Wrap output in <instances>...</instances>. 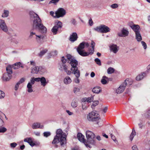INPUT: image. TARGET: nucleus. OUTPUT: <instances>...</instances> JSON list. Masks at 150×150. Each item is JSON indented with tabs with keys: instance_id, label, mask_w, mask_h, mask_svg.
Listing matches in <instances>:
<instances>
[{
	"instance_id": "nucleus-1",
	"label": "nucleus",
	"mask_w": 150,
	"mask_h": 150,
	"mask_svg": "<svg viewBox=\"0 0 150 150\" xmlns=\"http://www.w3.org/2000/svg\"><path fill=\"white\" fill-rule=\"evenodd\" d=\"M95 45V43L94 42L92 41L91 42L92 49L89 48L88 50V52H86L83 50V49L85 47H88L89 45L88 42H83L79 45L77 49V50L78 53L80 55L83 57L87 56L90 54L92 55L93 53Z\"/></svg>"
},
{
	"instance_id": "nucleus-2",
	"label": "nucleus",
	"mask_w": 150,
	"mask_h": 150,
	"mask_svg": "<svg viewBox=\"0 0 150 150\" xmlns=\"http://www.w3.org/2000/svg\"><path fill=\"white\" fill-rule=\"evenodd\" d=\"M68 59V62L69 63L71 66V70L72 73L74 74L76 77H79L80 76V71L78 69L77 66L78 65V62L70 54L67 56Z\"/></svg>"
},
{
	"instance_id": "nucleus-3",
	"label": "nucleus",
	"mask_w": 150,
	"mask_h": 150,
	"mask_svg": "<svg viewBox=\"0 0 150 150\" xmlns=\"http://www.w3.org/2000/svg\"><path fill=\"white\" fill-rule=\"evenodd\" d=\"M87 119L89 121H97V124L99 126L103 125V122L100 119L99 114L97 111H93L89 113L87 115Z\"/></svg>"
},
{
	"instance_id": "nucleus-4",
	"label": "nucleus",
	"mask_w": 150,
	"mask_h": 150,
	"mask_svg": "<svg viewBox=\"0 0 150 150\" xmlns=\"http://www.w3.org/2000/svg\"><path fill=\"white\" fill-rule=\"evenodd\" d=\"M30 14L31 19L33 21V28L36 30L37 27L42 23L41 19L38 15L33 12H30Z\"/></svg>"
},
{
	"instance_id": "nucleus-5",
	"label": "nucleus",
	"mask_w": 150,
	"mask_h": 150,
	"mask_svg": "<svg viewBox=\"0 0 150 150\" xmlns=\"http://www.w3.org/2000/svg\"><path fill=\"white\" fill-rule=\"evenodd\" d=\"M129 83V85H131L132 83V80L128 78L125 80L124 82L115 90V92L117 94H120L122 93L125 88L127 83Z\"/></svg>"
},
{
	"instance_id": "nucleus-6",
	"label": "nucleus",
	"mask_w": 150,
	"mask_h": 150,
	"mask_svg": "<svg viewBox=\"0 0 150 150\" xmlns=\"http://www.w3.org/2000/svg\"><path fill=\"white\" fill-rule=\"evenodd\" d=\"M55 136L59 138L61 145L62 146H63L66 144V136L61 129H58L57 130Z\"/></svg>"
},
{
	"instance_id": "nucleus-7",
	"label": "nucleus",
	"mask_w": 150,
	"mask_h": 150,
	"mask_svg": "<svg viewBox=\"0 0 150 150\" xmlns=\"http://www.w3.org/2000/svg\"><path fill=\"white\" fill-rule=\"evenodd\" d=\"M86 136L87 139V142L91 144H95L94 139L95 138V134L91 131L87 130L86 132Z\"/></svg>"
},
{
	"instance_id": "nucleus-8",
	"label": "nucleus",
	"mask_w": 150,
	"mask_h": 150,
	"mask_svg": "<svg viewBox=\"0 0 150 150\" xmlns=\"http://www.w3.org/2000/svg\"><path fill=\"white\" fill-rule=\"evenodd\" d=\"M93 100V96L82 98L81 100L82 107V109L83 110H86L88 106V103L92 102Z\"/></svg>"
},
{
	"instance_id": "nucleus-9",
	"label": "nucleus",
	"mask_w": 150,
	"mask_h": 150,
	"mask_svg": "<svg viewBox=\"0 0 150 150\" xmlns=\"http://www.w3.org/2000/svg\"><path fill=\"white\" fill-rule=\"evenodd\" d=\"M94 30L102 33H106L110 32V29L108 26L104 25H101L94 28Z\"/></svg>"
},
{
	"instance_id": "nucleus-10",
	"label": "nucleus",
	"mask_w": 150,
	"mask_h": 150,
	"mask_svg": "<svg viewBox=\"0 0 150 150\" xmlns=\"http://www.w3.org/2000/svg\"><path fill=\"white\" fill-rule=\"evenodd\" d=\"M45 71V69L42 67L35 66L32 68L31 72L33 74H41L44 72Z\"/></svg>"
},
{
	"instance_id": "nucleus-11",
	"label": "nucleus",
	"mask_w": 150,
	"mask_h": 150,
	"mask_svg": "<svg viewBox=\"0 0 150 150\" xmlns=\"http://www.w3.org/2000/svg\"><path fill=\"white\" fill-rule=\"evenodd\" d=\"M66 14V11L62 8H59L55 12L54 17L59 18L63 17Z\"/></svg>"
},
{
	"instance_id": "nucleus-12",
	"label": "nucleus",
	"mask_w": 150,
	"mask_h": 150,
	"mask_svg": "<svg viewBox=\"0 0 150 150\" xmlns=\"http://www.w3.org/2000/svg\"><path fill=\"white\" fill-rule=\"evenodd\" d=\"M62 26V23L60 21H58L56 23L55 25L51 29V31L53 34L56 35L57 33L58 29L61 28Z\"/></svg>"
},
{
	"instance_id": "nucleus-13",
	"label": "nucleus",
	"mask_w": 150,
	"mask_h": 150,
	"mask_svg": "<svg viewBox=\"0 0 150 150\" xmlns=\"http://www.w3.org/2000/svg\"><path fill=\"white\" fill-rule=\"evenodd\" d=\"M77 137L79 140L81 142L83 143L86 147L91 148V147L88 144H87L84 139V136L81 133H78L77 135Z\"/></svg>"
},
{
	"instance_id": "nucleus-14",
	"label": "nucleus",
	"mask_w": 150,
	"mask_h": 150,
	"mask_svg": "<svg viewBox=\"0 0 150 150\" xmlns=\"http://www.w3.org/2000/svg\"><path fill=\"white\" fill-rule=\"evenodd\" d=\"M0 28L5 33L8 31V27L4 20L0 19Z\"/></svg>"
},
{
	"instance_id": "nucleus-15",
	"label": "nucleus",
	"mask_w": 150,
	"mask_h": 150,
	"mask_svg": "<svg viewBox=\"0 0 150 150\" xmlns=\"http://www.w3.org/2000/svg\"><path fill=\"white\" fill-rule=\"evenodd\" d=\"M129 33L128 29L123 28L120 32H118L117 35L120 37H125L128 36Z\"/></svg>"
},
{
	"instance_id": "nucleus-16",
	"label": "nucleus",
	"mask_w": 150,
	"mask_h": 150,
	"mask_svg": "<svg viewBox=\"0 0 150 150\" xmlns=\"http://www.w3.org/2000/svg\"><path fill=\"white\" fill-rule=\"evenodd\" d=\"M36 82L40 81L41 85L43 86H45L47 83V82L46 81L45 78L44 77L41 78L38 77V79H36Z\"/></svg>"
},
{
	"instance_id": "nucleus-17",
	"label": "nucleus",
	"mask_w": 150,
	"mask_h": 150,
	"mask_svg": "<svg viewBox=\"0 0 150 150\" xmlns=\"http://www.w3.org/2000/svg\"><path fill=\"white\" fill-rule=\"evenodd\" d=\"M31 127L34 129L38 128L43 129L44 127V126L40 123L36 122L33 123Z\"/></svg>"
},
{
	"instance_id": "nucleus-18",
	"label": "nucleus",
	"mask_w": 150,
	"mask_h": 150,
	"mask_svg": "<svg viewBox=\"0 0 150 150\" xmlns=\"http://www.w3.org/2000/svg\"><path fill=\"white\" fill-rule=\"evenodd\" d=\"M110 50L114 53L116 54L119 50V47L116 45L113 44L110 46Z\"/></svg>"
},
{
	"instance_id": "nucleus-19",
	"label": "nucleus",
	"mask_w": 150,
	"mask_h": 150,
	"mask_svg": "<svg viewBox=\"0 0 150 150\" xmlns=\"http://www.w3.org/2000/svg\"><path fill=\"white\" fill-rule=\"evenodd\" d=\"M130 26L131 28L134 31L135 33L140 32V27L139 25L133 24L130 25Z\"/></svg>"
},
{
	"instance_id": "nucleus-20",
	"label": "nucleus",
	"mask_w": 150,
	"mask_h": 150,
	"mask_svg": "<svg viewBox=\"0 0 150 150\" xmlns=\"http://www.w3.org/2000/svg\"><path fill=\"white\" fill-rule=\"evenodd\" d=\"M38 26L36 28V30H38L42 33H46L47 32V29L44 26L42 23Z\"/></svg>"
},
{
	"instance_id": "nucleus-21",
	"label": "nucleus",
	"mask_w": 150,
	"mask_h": 150,
	"mask_svg": "<svg viewBox=\"0 0 150 150\" xmlns=\"http://www.w3.org/2000/svg\"><path fill=\"white\" fill-rule=\"evenodd\" d=\"M72 82V80L68 76H65L63 79V82L64 84L67 85L71 83Z\"/></svg>"
},
{
	"instance_id": "nucleus-22",
	"label": "nucleus",
	"mask_w": 150,
	"mask_h": 150,
	"mask_svg": "<svg viewBox=\"0 0 150 150\" xmlns=\"http://www.w3.org/2000/svg\"><path fill=\"white\" fill-rule=\"evenodd\" d=\"M78 38L77 35L76 33H73L69 37V40L73 42L76 41Z\"/></svg>"
},
{
	"instance_id": "nucleus-23",
	"label": "nucleus",
	"mask_w": 150,
	"mask_h": 150,
	"mask_svg": "<svg viewBox=\"0 0 150 150\" xmlns=\"http://www.w3.org/2000/svg\"><path fill=\"white\" fill-rule=\"evenodd\" d=\"M146 76V73L145 72H143L139 75L136 77V80L137 81H140L144 77Z\"/></svg>"
},
{
	"instance_id": "nucleus-24",
	"label": "nucleus",
	"mask_w": 150,
	"mask_h": 150,
	"mask_svg": "<svg viewBox=\"0 0 150 150\" xmlns=\"http://www.w3.org/2000/svg\"><path fill=\"white\" fill-rule=\"evenodd\" d=\"M12 78V76L9 75L5 73L3 74V81H8Z\"/></svg>"
},
{
	"instance_id": "nucleus-25",
	"label": "nucleus",
	"mask_w": 150,
	"mask_h": 150,
	"mask_svg": "<svg viewBox=\"0 0 150 150\" xmlns=\"http://www.w3.org/2000/svg\"><path fill=\"white\" fill-rule=\"evenodd\" d=\"M92 91L94 93H98L101 92V88L99 86H96L93 89Z\"/></svg>"
},
{
	"instance_id": "nucleus-26",
	"label": "nucleus",
	"mask_w": 150,
	"mask_h": 150,
	"mask_svg": "<svg viewBox=\"0 0 150 150\" xmlns=\"http://www.w3.org/2000/svg\"><path fill=\"white\" fill-rule=\"evenodd\" d=\"M44 38V36L42 35H36V40L38 42H40L41 40H43Z\"/></svg>"
},
{
	"instance_id": "nucleus-27",
	"label": "nucleus",
	"mask_w": 150,
	"mask_h": 150,
	"mask_svg": "<svg viewBox=\"0 0 150 150\" xmlns=\"http://www.w3.org/2000/svg\"><path fill=\"white\" fill-rule=\"evenodd\" d=\"M135 38L138 42H139L142 40V37L140 32L135 33Z\"/></svg>"
},
{
	"instance_id": "nucleus-28",
	"label": "nucleus",
	"mask_w": 150,
	"mask_h": 150,
	"mask_svg": "<svg viewBox=\"0 0 150 150\" xmlns=\"http://www.w3.org/2000/svg\"><path fill=\"white\" fill-rule=\"evenodd\" d=\"M59 142H60V139L59 138L55 136L52 142V144H56L59 143Z\"/></svg>"
},
{
	"instance_id": "nucleus-29",
	"label": "nucleus",
	"mask_w": 150,
	"mask_h": 150,
	"mask_svg": "<svg viewBox=\"0 0 150 150\" xmlns=\"http://www.w3.org/2000/svg\"><path fill=\"white\" fill-rule=\"evenodd\" d=\"M21 64V63L20 62L16 63L11 66V67L14 69H17L20 67Z\"/></svg>"
},
{
	"instance_id": "nucleus-30",
	"label": "nucleus",
	"mask_w": 150,
	"mask_h": 150,
	"mask_svg": "<svg viewBox=\"0 0 150 150\" xmlns=\"http://www.w3.org/2000/svg\"><path fill=\"white\" fill-rule=\"evenodd\" d=\"M32 86L30 83H28L27 84V91L28 93H31L33 91Z\"/></svg>"
},
{
	"instance_id": "nucleus-31",
	"label": "nucleus",
	"mask_w": 150,
	"mask_h": 150,
	"mask_svg": "<svg viewBox=\"0 0 150 150\" xmlns=\"http://www.w3.org/2000/svg\"><path fill=\"white\" fill-rule=\"evenodd\" d=\"M12 67L11 66H8L6 68V70L7 73L6 74H8L9 75L12 76L11 74L12 73Z\"/></svg>"
},
{
	"instance_id": "nucleus-32",
	"label": "nucleus",
	"mask_w": 150,
	"mask_h": 150,
	"mask_svg": "<svg viewBox=\"0 0 150 150\" xmlns=\"http://www.w3.org/2000/svg\"><path fill=\"white\" fill-rule=\"evenodd\" d=\"M35 30H34L33 28L30 30V34L29 36V38L30 39H32L33 37V35H35L36 36V33L35 32Z\"/></svg>"
},
{
	"instance_id": "nucleus-33",
	"label": "nucleus",
	"mask_w": 150,
	"mask_h": 150,
	"mask_svg": "<svg viewBox=\"0 0 150 150\" xmlns=\"http://www.w3.org/2000/svg\"><path fill=\"white\" fill-rule=\"evenodd\" d=\"M108 80V78L106 76H104L102 77L101 82L102 84H105L107 83V80Z\"/></svg>"
},
{
	"instance_id": "nucleus-34",
	"label": "nucleus",
	"mask_w": 150,
	"mask_h": 150,
	"mask_svg": "<svg viewBox=\"0 0 150 150\" xmlns=\"http://www.w3.org/2000/svg\"><path fill=\"white\" fill-rule=\"evenodd\" d=\"M136 133L134 129H133L129 137V139L131 141L132 140L134 137L136 135Z\"/></svg>"
},
{
	"instance_id": "nucleus-35",
	"label": "nucleus",
	"mask_w": 150,
	"mask_h": 150,
	"mask_svg": "<svg viewBox=\"0 0 150 150\" xmlns=\"http://www.w3.org/2000/svg\"><path fill=\"white\" fill-rule=\"evenodd\" d=\"M9 12L8 11L4 10V12L2 14V17L3 18H6L9 15Z\"/></svg>"
},
{
	"instance_id": "nucleus-36",
	"label": "nucleus",
	"mask_w": 150,
	"mask_h": 150,
	"mask_svg": "<svg viewBox=\"0 0 150 150\" xmlns=\"http://www.w3.org/2000/svg\"><path fill=\"white\" fill-rule=\"evenodd\" d=\"M115 71L114 69L113 68L110 67L107 70V72L108 74H111Z\"/></svg>"
},
{
	"instance_id": "nucleus-37",
	"label": "nucleus",
	"mask_w": 150,
	"mask_h": 150,
	"mask_svg": "<svg viewBox=\"0 0 150 150\" xmlns=\"http://www.w3.org/2000/svg\"><path fill=\"white\" fill-rule=\"evenodd\" d=\"M47 51V50L46 49L44 50L41 51L40 53L39 54V56L41 57L43 55L45 54Z\"/></svg>"
},
{
	"instance_id": "nucleus-38",
	"label": "nucleus",
	"mask_w": 150,
	"mask_h": 150,
	"mask_svg": "<svg viewBox=\"0 0 150 150\" xmlns=\"http://www.w3.org/2000/svg\"><path fill=\"white\" fill-rule=\"evenodd\" d=\"M38 79V78H32L30 80V82L28 83H30V84L32 86L34 84L35 82L36 81V79Z\"/></svg>"
},
{
	"instance_id": "nucleus-39",
	"label": "nucleus",
	"mask_w": 150,
	"mask_h": 150,
	"mask_svg": "<svg viewBox=\"0 0 150 150\" xmlns=\"http://www.w3.org/2000/svg\"><path fill=\"white\" fill-rule=\"evenodd\" d=\"M43 134L44 137H47L50 136L51 133L50 132H45L43 133Z\"/></svg>"
},
{
	"instance_id": "nucleus-40",
	"label": "nucleus",
	"mask_w": 150,
	"mask_h": 150,
	"mask_svg": "<svg viewBox=\"0 0 150 150\" xmlns=\"http://www.w3.org/2000/svg\"><path fill=\"white\" fill-rule=\"evenodd\" d=\"M33 141L32 139L31 138L29 137V138H27L25 139H24V142H28V144L29 143H30L31 142Z\"/></svg>"
},
{
	"instance_id": "nucleus-41",
	"label": "nucleus",
	"mask_w": 150,
	"mask_h": 150,
	"mask_svg": "<svg viewBox=\"0 0 150 150\" xmlns=\"http://www.w3.org/2000/svg\"><path fill=\"white\" fill-rule=\"evenodd\" d=\"M111 8L113 9H115L117 8L118 7V5L117 4H114L111 5L110 6Z\"/></svg>"
},
{
	"instance_id": "nucleus-42",
	"label": "nucleus",
	"mask_w": 150,
	"mask_h": 150,
	"mask_svg": "<svg viewBox=\"0 0 150 150\" xmlns=\"http://www.w3.org/2000/svg\"><path fill=\"white\" fill-rule=\"evenodd\" d=\"M71 105L73 108H76L77 105V102L73 100L71 103Z\"/></svg>"
},
{
	"instance_id": "nucleus-43",
	"label": "nucleus",
	"mask_w": 150,
	"mask_h": 150,
	"mask_svg": "<svg viewBox=\"0 0 150 150\" xmlns=\"http://www.w3.org/2000/svg\"><path fill=\"white\" fill-rule=\"evenodd\" d=\"M5 96V93L2 91L0 90V98L2 99Z\"/></svg>"
},
{
	"instance_id": "nucleus-44",
	"label": "nucleus",
	"mask_w": 150,
	"mask_h": 150,
	"mask_svg": "<svg viewBox=\"0 0 150 150\" xmlns=\"http://www.w3.org/2000/svg\"><path fill=\"white\" fill-rule=\"evenodd\" d=\"M110 136L112 139L113 140L116 144L118 143V142L116 139L115 137V136L113 135L112 134H110Z\"/></svg>"
},
{
	"instance_id": "nucleus-45",
	"label": "nucleus",
	"mask_w": 150,
	"mask_h": 150,
	"mask_svg": "<svg viewBox=\"0 0 150 150\" xmlns=\"http://www.w3.org/2000/svg\"><path fill=\"white\" fill-rule=\"evenodd\" d=\"M95 61L96 63L99 66L101 65V64L100 60L98 58H96L95 59Z\"/></svg>"
},
{
	"instance_id": "nucleus-46",
	"label": "nucleus",
	"mask_w": 150,
	"mask_h": 150,
	"mask_svg": "<svg viewBox=\"0 0 150 150\" xmlns=\"http://www.w3.org/2000/svg\"><path fill=\"white\" fill-rule=\"evenodd\" d=\"M99 102L98 101H94L91 105V108H93L96 105H97L98 104Z\"/></svg>"
},
{
	"instance_id": "nucleus-47",
	"label": "nucleus",
	"mask_w": 150,
	"mask_h": 150,
	"mask_svg": "<svg viewBox=\"0 0 150 150\" xmlns=\"http://www.w3.org/2000/svg\"><path fill=\"white\" fill-rule=\"evenodd\" d=\"M79 77H76V78L74 79V82L76 83H79L80 82V80L79 79Z\"/></svg>"
},
{
	"instance_id": "nucleus-48",
	"label": "nucleus",
	"mask_w": 150,
	"mask_h": 150,
	"mask_svg": "<svg viewBox=\"0 0 150 150\" xmlns=\"http://www.w3.org/2000/svg\"><path fill=\"white\" fill-rule=\"evenodd\" d=\"M7 129L4 127H0V133H3L6 131Z\"/></svg>"
},
{
	"instance_id": "nucleus-49",
	"label": "nucleus",
	"mask_w": 150,
	"mask_h": 150,
	"mask_svg": "<svg viewBox=\"0 0 150 150\" xmlns=\"http://www.w3.org/2000/svg\"><path fill=\"white\" fill-rule=\"evenodd\" d=\"M69 54H67V56L68 55H69ZM66 57L67 59V60H68V59L67 58V56H66ZM61 60H62V62L63 64H65L66 62L67 61V59H66L64 57H62Z\"/></svg>"
},
{
	"instance_id": "nucleus-50",
	"label": "nucleus",
	"mask_w": 150,
	"mask_h": 150,
	"mask_svg": "<svg viewBox=\"0 0 150 150\" xmlns=\"http://www.w3.org/2000/svg\"><path fill=\"white\" fill-rule=\"evenodd\" d=\"M141 43L144 49H146L147 48V45L146 43L143 41H141Z\"/></svg>"
},
{
	"instance_id": "nucleus-51",
	"label": "nucleus",
	"mask_w": 150,
	"mask_h": 150,
	"mask_svg": "<svg viewBox=\"0 0 150 150\" xmlns=\"http://www.w3.org/2000/svg\"><path fill=\"white\" fill-rule=\"evenodd\" d=\"M10 145L11 148H14L17 146V144L16 143L13 142L11 143Z\"/></svg>"
},
{
	"instance_id": "nucleus-52",
	"label": "nucleus",
	"mask_w": 150,
	"mask_h": 150,
	"mask_svg": "<svg viewBox=\"0 0 150 150\" xmlns=\"http://www.w3.org/2000/svg\"><path fill=\"white\" fill-rule=\"evenodd\" d=\"M25 81V79L24 78H21L18 82L20 84L23 83Z\"/></svg>"
},
{
	"instance_id": "nucleus-53",
	"label": "nucleus",
	"mask_w": 150,
	"mask_h": 150,
	"mask_svg": "<svg viewBox=\"0 0 150 150\" xmlns=\"http://www.w3.org/2000/svg\"><path fill=\"white\" fill-rule=\"evenodd\" d=\"M20 84L18 82L16 83L14 88V89L15 90L17 91L18 90L19 87V85Z\"/></svg>"
},
{
	"instance_id": "nucleus-54",
	"label": "nucleus",
	"mask_w": 150,
	"mask_h": 150,
	"mask_svg": "<svg viewBox=\"0 0 150 150\" xmlns=\"http://www.w3.org/2000/svg\"><path fill=\"white\" fill-rule=\"evenodd\" d=\"M62 66L63 67V69L65 71L67 69V66L64 64H62Z\"/></svg>"
},
{
	"instance_id": "nucleus-55",
	"label": "nucleus",
	"mask_w": 150,
	"mask_h": 150,
	"mask_svg": "<svg viewBox=\"0 0 150 150\" xmlns=\"http://www.w3.org/2000/svg\"><path fill=\"white\" fill-rule=\"evenodd\" d=\"M57 54V52L56 50H54V51L51 52V54L52 55L55 56Z\"/></svg>"
},
{
	"instance_id": "nucleus-56",
	"label": "nucleus",
	"mask_w": 150,
	"mask_h": 150,
	"mask_svg": "<svg viewBox=\"0 0 150 150\" xmlns=\"http://www.w3.org/2000/svg\"><path fill=\"white\" fill-rule=\"evenodd\" d=\"M71 23L72 24L74 25H75L76 23V21L75 19L74 18H72L71 20Z\"/></svg>"
},
{
	"instance_id": "nucleus-57",
	"label": "nucleus",
	"mask_w": 150,
	"mask_h": 150,
	"mask_svg": "<svg viewBox=\"0 0 150 150\" xmlns=\"http://www.w3.org/2000/svg\"><path fill=\"white\" fill-rule=\"evenodd\" d=\"M79 89L78 88H74V89L73 91L75 93H76L79 92Z\"/></svg>"
},
{
	"instance_id": "nucleus-58",
	"label": "nucleus",
	"mask_w": 150,
	"mask_h": 150,
	"mask_svg": "<svg viewBox=\"0 0 150 150\" xmlns=\"http://www.w3.org/2000/svg\"><path fill=\"white\" fill-rule=\"evenodd\" d=\"M132 150H138V147L136 145H134L132 147Z\"/></svg>"
},
{
	"instance_id": "nucleus-59",
	"label": "nucleus",
	"mask_w": 150,
	"mask_h": 150,
	"mask_svg": "<svg viewBox=\"0 0 150 150\" xmlns=\"http://www.w3.org/2000/svg\"><path fill=\"white\" fill-rule=\"evenodd\" d=\"M34 134L36 136H39L40 135V132H34Z\"/></svg>"
},
{
	"instance_id": "nucleus-60",
	"label": "nucleus",
	"mask_w": 150,
	"mask_h": 150,
	"mask_svg": "<svg viewBox=\"0 0 150 150\" xmlns=\"http://www.w3.org/2000/svg\"><path fill=\"white\" fill-rule=\"evenodd\" d=\"M4 124V122L3 120L0 118V127H2Z\"/></svg>"
},
{
	"instance_id": "nucleus-61",
	"label": "nucleus",
	"mask_w": 150,
	"mask_h": 150,
	"mask_svg": "<svg viewBox=\"0 0 150 150\" xmlns=\"http://www.w3.org/2000/svg\"><path fill=\"white\" fill-rule=\"evenodd\" d=\"M66 112L69 115H71L73 114V113L70 112L69 110H66Z\"/></svg>"
},
{
	"instance_id": "nucleus-62",
	"label": "nucleus",
	"mask_w": 150,
	"mask_h": 150,
	"mask_svg": "<svg viewBox=\"0 0 150 150\" xmlns=\"http://www.w3.org/2000/svg\"><path fill=\"white\" fill-rule=\"evenodd\" d=\"M67 74L68 75H70L72 73V72L70 70H68L67 69L65 71Z\"/></svg>"
},
{
	"instance_id": "nucleus-63",
	"label": "nucleus",
	"mask_w": 150,
	"mask_h": 150,
	"mask_svg": "<svg viewBox=\"0 0 150 150\" xmlns=\"http://www.w3.org/2000/svg\"><path fill=\"white\" fill-rule=\"evenodd\" d=\"M29 144L32 147L33 146L35 145V144L33 142V141L30 143H29Z\"/></svg>"
},
{
	"instance_id": "nucleus-64",
	"label": "nucleus",
	"mask_w": 150,
	"mask_h": 150,
	"mask_svg": "<svg viewBox=\"0 0 150 150\" xmlns=\"http://www.w3.org/2000/svg\"><path fill=\"white\" fill-rule=\"evenodd\" d=\"M89 23L90 25L91 26L93 25V22L91 19L89 20Z\"/></svg>"
}]
</instances>
